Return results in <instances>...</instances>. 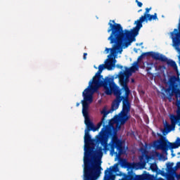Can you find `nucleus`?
<instances>
[{
  "instance_id": "9",
  "label": "nucleus",
  "mask_w": 180,
  "mask_h": 180,
  "mask_svg": "<svg viewBox=\"0 0 180 180\" xmlns=\"http://www.w3.org/2000/svg\"><path fill=\"white\" fill-rule=\"evenodd\" d=\"M151 7L146 8V11L143 14V15L141 16L139 20L135 21L134 25H136V27H133L131 30H129V33L134 37H137L139 36V32H140V29L143 27V22H146V18H147L148 15H150V11H151Z\"/></svg>"
},
{
  "instance_id": "30",
  "label": "nucleus",
  "mask_w": 180,
  "mask_h": 180,
  "mask_svg": "<svg viewBox=\"0 0 180 180\" xmlns=\"http://www.w3.org/2000/svg\"><path fill=\"white\" fill-rule=\"evenodd\" d=\"M86 56H88V53H84L83 56V60H86Z\"/></svg>"
},
{
  "instance_id": "4",
  "label": "nucleus",
  "mask_w": 180,
  "mask_h": 180,
  "mask_svg": "<svg viewBox=\"0 0 180 180\" xmlns=\"http://www.w3.org/2000/svg\"><path fill=\"white\" fill-rule=\"evenodd\" d=\"M101 136V132H99L98 135L96 136V139H91V141L88 143L84 147V174H91L96 175L98 174V171L102 169L101 167V164L102 162L101 159L96 158V148H95L96 144H101L102 143L98 141V136Z\"/></svg>"
},
{
  "instance_id": "3",
  "label": "nucleus",
  "mask_w": 180,
  "mask_h": 180,
  "mask_svg": "<svg viewBox=\"0 0 180 180\" xmlns=\"http://www.w3.org/2000/svg\"><path fill=\"white\" fill-rule=\"evenodd\" d=\"M103 89L105 95H112V94H113V95L115 96V99L112 101L111 105L112 112L119 109L120 103L122 101V111L120 116V122L121 124H125L126 122L130 119V115L129 113H130V109L131 108L129 96L125 94L122 96V90H120V87L117 86L116 84L108 86V87H105Z\"/></svg>"
},
{
  "instance_id": "24",
  "label": "nucleus",
  "mask_w": 180,
  "mask_h": 180,
  "mask_svg": "<svg viewBox=\"0 0 180 180\" xmlns=\"http://www.w3.org/2000/svg\"><path fill=\"white\" fill-rule=\"evenodd\" d=\"M125 168H127L128 169H133V168H134V165H133V164H131V162H128Z\"/></svg>"
},
{
  "instance_id": "20",
  "label": "nucleus",
  "mask_w": 180,
  "mask_h": 180,
  "mask_svg": "<svg viewBox=\"0 0 180 180\" xmlns=\"http://www.w3.org/2000/svg\"><path fill=\"white\" fill-rule=\"evenodd\" d=\"M112 171L113 172H117V165H115V167H114L112 169V167L109 169H107L106 170H105V176H108L109 174H110V172H112Z\"/></svg>"
},
{
  "instance_id": "33",
  "label": "nucleus",
  "mask_w": 180,
  "mask_h": 180,
  "mask_svg": "<svg viewBox=\"0 0 180 180\" xmlns=\"http://www.w3.org/2000/svg\"><path fill=\"white\" fill-rule=\"evenodd\" d=\"M152 136H153L154 137H155V134L154 131L152 132Z\"/></svg>"
},
{
  "instance_id": "13",
  "label": "nucleus",
  "mask_w": 180,
  "mask_h": 180,
  "mask_svg": "<svg viewBox=\"0 0 180 180\" xmlns=\"http://www.w3.org/2000/svg\"><path fill=\"white\" fill-rule=\"evenodd\" d=\"M178 89H174V87L169 86V88L166 89L165 90V92L166 95L167 96L168 99H171L172 96H174V94H176L178 92Z\"/></svg>"
},
{
  "instance_id": "18",
  "label": "nucleus",
  "mask_w": 180,
  "mask_h": 180,
  "mask_svg": "<svg viewBox=\"0 0 180 180\" xmlns=\"http://www.w3.org/2000/svg\"><path fill=\"white\" fill-rule=\"evenodd\" d=\"M136 174L132 171L129 172L128 174L125 176L124 180H136Z\"/></svg>"
},
{
  "instance_id": "28",
  "label": "nucleus",
  "mask_w": 180,
  "mask_h": 180,
  "mask_svg": "<svg viewBox=\"0 0 180 180\" xmlns=\"http://www.w3.org/2000/svg\"><path fill=\"white\" fill-rule=\"evenodd\" d=\"M116 178V176L115 174H112L110 176V180H115Z\"/></svg>"
},
{
  "instance_id": "12",
  "label": "nucleus",
  "mask_w": 180,
  "mask_h": 180,
  "mask_svg": "<svg viewBox=\"0 0 180 180\" xmlns=\"http://www.w3.org/2000/svg\"><path fill=\"white\" fill-rule=\"evenodd\" d=\"M144 57H148L147 52L143 53L140 56H139L137 62H135L134 65L131 68V72H136V71L139 70V63H140V61H141Z\"/></svg>"
},
{
  "instance_id": "27",
  "label": "nucleus",
  "mask_w": 180,
  "mask_h": 180,
  "mask_svg": "<svg viewBox=\"0 0 180 180\" xmlns=\"http://www.w3.org/2000/svg\"><path fill=\"white\" fill-rule=\"evenodd\" d=\"M135 2L137 4L139 8H141V6H143V3L139 1V0H136Z\"/></svg>"
},
{
  "instance_id": "11",
  "label": "nucleus",
  "mask_w": 180,
  "mask_h": 180,
  "mask_svg": "<svg viewBox=\"0 0 180 180\" xmlns=\"http://www.w3.org/2000/svg\"><path fill=\"white\" fill-rule=\"evenodd\" d=\"M146 54L148 55V57H152L153 60L162 61V63H165V61L167 60V58L165 56L158 53L150 51V52H147Z\"/></svg>"
},
{
  "instance_id": "22",
  "label": "nucleus",
  "mask_w": 180,
  "mask_h": 180,
  "mask_svg": "<svg viewBox=\"0 0 180 180\" xmlns=\"http://www.w3.org/2000/svg\"><path fill=\"white\" fill-rule=\"evenodd\" d=\"M103 150H105V147L103 148L102 147H98L97 150H96V157L98 155V157H102L103 155V153L102 152Z\"/></svg>"
},
{
  "instance_id": "17",
  "label": "nucleus",
  "mask_w": 180,
  "mask_h": 180,
  "mask_svg": "<svg viewBox=\"0 0 180 180\" xmlns=\"http://www.w3.org/2000/svg\"><path fill=\"white\" fill-rule=\"evenodd\" d=\"M165 63H167V65L169 67H172L176 72H179L178 71V65H176V63H175V61L172 60H168L167 58V60H166Z\"/></svg>"
},
{
  "instance_id": "21",
  "label": "nucleus",
  "mask_w": 180,
  "mask_h": 180,
  "mask_svg": "<svg viewBox=\"0 0 180 180\" xmlns=\"http://www.w3.org/2000/svg\"><path fill=\"white\" fill-rule=\"evenodd\" d=\"M149 176H150V174H144L142 175H136V180H148Z\"/></svg>"
},
{
  "instance_id": "35",
  "label": "nucleus",
  "mask_w": 180,
  "mask_h": 180,
  "mask_svg": "<svg viewBox=\"0 0 180 180\" xmlns=\"http://www.w3.org/2000/svg\"><path fill=\"white\" fill-rule=\"evenodd\" d=\"M131 82H134V79H131Z\"/></svg>"
},
{
  "instance_id": "7",
  "label": "nucleus",
  "mask_w": 180,
  "mask_h": 180,
  "mask_svg": "<svg viewBox=\"0 0 180 180\" xmlns=\"http://www.w3.org/2000/svg\"><path fill=\"white\" fill-rule=\"evenodd\" d=\"M158 136L162 138L158 141L153 142V147L157 150H162L165 154H167L168 150H172L180 147V138L178 137L174 143H171L168 140L165 139L162 136L158 133Z\"/></svg>"
},
{
  "instance_id": "8",
  "label": "nucleus",
  "mask_w": 180,
  "mask_h": 180,
  "mask_svg": "<svg viewBox=\"0 0 180 180\" xmlns=\"http://www.w3.org/2000/svg\"><path fill=\"white\" fill-rule=\"evenodd\" d=\"M125 72L121 71L119 75H117V77L119 78L120 84L122 86L121 89H120V91L123 94V91L124 92V95H127V96H130V94H131V91L130 90V88H129V82H130V75H131V69H127L126 68Z\"/></svg>"
},
{
  "instance_id": "5",
  "label": "nucleus",
  "mask_w": 180,
  "mask_h": 180,
  "mask_svg": "<svg viewBox=\"0 0 180 180\" xmlns=\"http://www.w3.org/2000/svg\"><path fill=\"white\" fill-rule=\"evenodd\" d=\"M82 115L84 117V124H86V128L84 131V144L85 147L88 146V143L92 139L91 134H89V131H97L101 129V124H97V126L95 127L94 122L91 121L89 119V114L88 113V109H89V104L91 103H88L86 101H82Z\"/></svg>"
},
{
  "instance_id": "31",
  "label": "nucleus",
  "mask_w": 180,
  "mask_h": 180,
  "mask_svg": "<svg viewBox=\"0 0 180 180\" xmlns=\"http://www.w3.org/2000/svg\"><path fill=\"white\" fill-rule=\"evenodd\" d=\"M179 115L180 116V102L179 103Z\"/></svg>"
},
{
  "instance_id": "25",
  "label": "nucleus",
  "mask_w": 180,
  "mask_h": 180,
  "mask_svg": "<svg viewBox=\"0 0 180 180\" xmlns=\"http://www.w3.org/2000/svg\"><path fill=\"white\" fill-rule=\"evenodd\" d=\"M129 163V162H127V160H122V165L126 168V167L127 166V164Z\"/></svg>"
},
{
  "instance_id": "36",
  "label": "nucleus",
  "mask_w": 180,
  "mask_h": 180,
  "mask_svg": "<svg viewBox=\"0 0 180 180\" xmlns=\"http://www.w3.org/2000/svg\"><path fill=\"white\" fill-rule=\"evenodd\" d=\"M141 11H143L142 9H140V10H139V11L138 12H141Z\"/></svg>"
},
{
  "instance_id": "2",
  "label": "nucleus",
  "mask_w": 180,
  "mask_h": 180,
  "mask_svg": "<svg viewBox=\"0 0 180 180\" xmlns=\"http://www.w3.org/2000/svg\"><path fill=\"white\" fill-rule=\"evenodd\" d=\"M116 64V59L115 58L108 59L105 64H101L98 65V70L93 77L92 80L89 82V86L82 93L84 101L83 102H88L92 103L94 102V94L97 92L99 88H108L112 85H115V77L107 76L103 78L102 72L103 70H108L112 71L115 68Z\"/></svg>"
},
{
  "instance_id": "34",
  "label": "nucleus",
  "mask_w": 180,
  "mask_h": 180,
  "mask_svg": "<svg viewBox=\"0 0 180 180\" xmlns=\"http://www.w3.org/2000/svg\"><path fill=\"white\" fill-rule=\"evenodd\" d=\"M76 106H79V103H77Z\"/></svg>"
},
{
  "instance_id": "26",
  "label": "nucleus",
  "mask_w": 180,
  "mask_h": 180,
  "mask_svg": "<svg viewBox=\"0 0 180 180\" xmlns=\"http://www.w3.org/2000/svg\"><path fill=\"white\" fill-rule=\"evenodd\" d=\"M155 154L156 157H158L159 158H162V157H163V155L160 153V152H155Z\"/></svg>"
},
{
  "instance_id": "29",
  "label": "nucleus",
  "mask_w": 180,
  "mask_h": 180,
  "mask_svg": "<svg viewBox=\"0 0 180 180\" xmlns=\"http://www.w3.org/2000/svg\"><path fill=\"white\" fill-rule=\"evenodd\" d=\"M174 168H177V169L178 168H180V162L176 163V165L174 167Z\"/></svg>"
},
{
  "instance_id": "15",
  "label": "nucleus",
  "mask_w": 180,
  "mask_h": 180,
  "mask_svg": "<svg viewBox=\"0 0 180 180\" xmlns=\"http://www.w3.org/2000/svg\"><path fill=\"white\" fill-rule=\"evenodd\" d=\"M110 112V110H107L105 108L103 109L101 111V114L103 115V117L101 119V122H98V124H106V120L105 119Z\"/></svg>"
},
{
  "instance_id": "23",
  "label": "nucleus",
  "mask_w": 180,
  "mask_h": 180,
  "mask_svg": "<svg viewBox=\"0 0 180 180\" xmlns=\"http://www.w3.org/2000/svg\"><path fill=\"white\" fill-rule=\"evenodd\" d=\"M150 169L153 172H157L158 171V166H157V164H152L150 165Z\"/></svg>"
},
{
  "instance_id": "1",
  "label": "nucleus",
  "mask_w": 180,
  "mask_h": 180,
  "mask_svg": "<svg viewBox=\"0 0 180 180\" xmlns=\"http://www.w3.org/2000/svg\"><path fill=\"white\" fill-rule=\"evenodd\" d=\"M110 27L108 30V33L111 34L108 38L110 44H114L112 48H106V53L110 51V54L108 55V60L110 58H115V54L117 53H122L123 49H127L133 41H136V38L130 33L129 30H123L122 25L116 23L115 20H110L108 22Z\"/></svg>"
},
{
  "instance_id": "10",
  "label": "nucleus",
  "mask_w": 180,
  "mask_h": 180,
  "mask_svg": "<svg viewBox=\"0 0 180 180\" xmlns=\"http://www.w3.org/2000/svg\"><path fill=\"white\" fill-rule=\"evenodd\" d=\"M122 144V140L119 139L117 135H114L111 139V141L108 144V148L109 146L110 147V153L115 154V148H116L118 151L119 155H122V154H124V149H123V146Z\"/></svg>"
},
{
  "instance_id": "32",
  "label": "nucleus",
  "mask_w": 180,
  "mask_h": 180,
  "mask_svg": "<svg viewBox=\"0 0 180 180\" xmlns=\"http://www.w3.org/2000/svg\"><path fill=\"white\" fill-rule=\"evenodd\" d=\"M117 68H123V66H122V65H117Z\"/></svg>"
},
{
  "instance_id": "6",
  "label": "nucleus",
  "mask_w": 180,
  "mask_h": 180,
  "mask_svg": "<svg viewBox=\"0 0 180 180\" xmlns=\"http://www.w3.org/2000/svg\"><path fill=\"white\" fill-rule=\"evenodd\" d=\"M113 124H115V120H110L107 125L103 124V127L100 131V136L97 138V141L101 143L102 147H104V151H109L108 140H109V137L115 136V126Z\"/></svg>"
},
{
  "instance_id": "14",
  "label": "nucleus",
  "mask_w": 180,
  "mask_h": 180,
  "mask_svg": "<svg viewBox=\"0 0 180 180\" xmlns=\"http://www.w3.org/2000/svg\"><path fill=\"white\" fill-rule=\"evenodd\" d=\"M176 169H178V167H174V162H168L167 164L166 170L169 175H174L176 172Z\"/></svg>"
},
{
  "instance_id": "16",
  "label": "nucleus",
  "mask_w": 180,
  "mask_h": 180,
  "mask_svg": "<svg viewBox=\"0 0 180 180\" xmlns=\"http://www.w3.org/2000/svg\"><path fill=\"white\" fill-rule=\"evenodd\" d=\"M101 175V170L98 171V174H84V180H96L99 178Z\"/></svg>"
},
{
  "instance_id": "19",
  "label": "nucleus",
  "mask_w": 180,
  "mask_h": 180,
  "mask_svg": "<svg viewBox=\"0 0 180 180\" xmlns=\"http://www.w3.org/2000/svg\"><path fill=\"white\" fill-rule=\"evenodd\" d=\"M156 19H158V18L157 17V13H155L154 15L149 14L146 15L145 22H148V20L151 22V20H156Z\"/></svg>"
}]
</instances>
